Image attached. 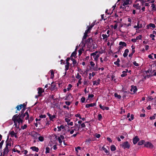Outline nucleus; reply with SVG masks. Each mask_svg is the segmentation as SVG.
<instances>
[{
	"label": "nucleus",
	"instance_id": "obj_1",
	"mask_svg": "<svg viewBox=\"0 0 156 156\" xmlns=\"http://www.w3.org/2000/svg\"><path fill=\"white\" fill-rule=\"evenodd\" d=\"M23 108V109L18 115L17 114L15 115L12 118V120L13 121L14 125H15L16 126L17 125V122L19 124V125L20 123H22L24 122L23 119L25 117L24 112L26 110V108Z\"/></svg>",
	"mask_w": 156,
	"mask_h": 156
},
{
	"label": "nucleus",
	"instance_id": "obj_2",
	"mask_svg": "<svg viewBox=\"0 0 156 156\" xmlns=\"http://www.w3.org/2000/svg\"><path fill=\"white\" fill-rule=\"evenodd\" d=\"M121 146H122V147L124 149H129L130 147V145L129 142L127 141L123 143L121 145Z\"/></svg>",
	"mask_w": 156,
	"mask_h": 156
},
{
	"label": "nucleus",
	"instance_id": "obj_3",
	"mask_svg": "<svg viewBox=\"0 0 156 156\" xmlns=\"http://www.w3.org/2000/svg\"><path fill=\"white\" fill-rule=\"evenodd\" d=\"M123 2L122 4L123 6L131 5L132 3V0H123Z\"/></svg>",
	"mask_w": 156,
	"mask_h": 156
},
{
	"label": "nucleus",
	"instance_id": "obj_4",
	"mask_svg": "<svg viewBox=\"0 0 156 156\" xmlns=\"http://www.w3.org/2000/svg\"><path fill=\"white\" fill-rule=\"evenodd\" d=\"M144 146L147 148H152L154 146L152 144L149 142H147L144 144Z\"/></svg>",
	"mask_w": 156,
	"mask_h": 156
},
{
	"label": "nucleus",
	"instance_id": "obj_5",
	"mask_svg": "<svg viewBox=\"0 0 156 156\" xmlns=\"http://www.w3.org/2000/svg\"><path fill=\"white\" fill-rule=\"evenodd\" d=\"M40 135L38 133L33 131L31 134V136L34 137L35 139H37L38 138V136H40Z\"/></svg>",
	"mask_w": 156,
	"mask_h": 156
},
{
	"label": "nucleus",
	"instance_id": "obj_6",
	"mask_svg": "<svg viewBox=\"0 0 156 156\" xmlns=\"http://www.w3.org/2000/svg\"><path fill=\"white\" fill-rule=\"evenodd\" d=\"M120 9H122L123 10L125 11H129L130 10V9L129 6L127 5L125 6H123L122 5L120 7Z\"/></svg>",
	"mask_w": 156,
	"mask_h": 156
},
{
	"label": "nucleus",
	"instance_id": "obj_7",
	"mask_svg": "<svg viewBox=\"0 0 156 156\" xmlns=\"http://www.w3.org/2000/svg\"><path fill=\"white\" fill-rule=\"evenodd\" d=\"M140 140V139L137 136L134 137L133 139V143L134 144H136Z\"/></svg>",
	"mask_w": 156,
	"mask_h": 156
},
{
	"label": "nucleus",
	"instance_id": "obj_8",
	"mask_svg": "<svg viewBox=\"0 0 156 156\" xmlns=\"http://www.w3.org/2000/svg\"><path fill=\"white\" fill-rule=\"evenodd\" d=\"M37 90H38V96H41L42 93L44 92V89H42V88L41 87H39L37 88Z\"/></svg>",
	"mask_w": 156,
	"mask_h": 156
},
{
	"label": "nucleus",
	"instance_id": "obj_9",
	"mask_svg": "<svg viewBox=\"0 0 156 156\" xmlns=\"http://www.w3.org/2000/svg\"><path fill=\"white\" fill-rule=\"evenodd\" d=\"M99 106L101 109L103 110H104L105 109L107 110H108L109 109V108L108 107H105L104 106H102L101 104H99Z\"/></svg>",
	"mask_w": 156,
	"mask_h": 156
},
{
	"label": "nucleus",
	"instance_id": "obj_10",
	"mask_svg": "<svg viewBox=\"0 0 156 156\" xmlns=\"http://www.w3.org/2000/svg\"><path fill=\"white\" fill-rule=\"evenodd\" d=\"M96 103H91L90 104H87L86 105L85 107L87 108H89L90 107H93L95 106H96Z\"/></svg>",
	"mask_w": 156,
	"mask_h": 156
},
{
	"label": "nucleus",
	"instance_id": "obj_11",
	"mask_svg": "<svg viewBox=\"0 0 156 156\" xmlns=\"http://www.w3.org/2000/svg\"><path fill=\"white\" fill-rule=\"evenodd\" d=\"M101 81V79H98L97 81L95 80L93 81V85H98L100 83V82Z\"/></svg>",
	"mask_w": 156,
	"mask_h": 156
},
{
	"label": "nucleus",
	"instance_id": "obj_12",
	"mask_svg": "<svg viewBox=\"0 0 156 156\" xmlns=\"http://www.w3.org/2000/svg\"><path fill=\"white\" fill-rule=\"evenodd\" d=\"M22 106V105H21V104H20L19 105H18L16 107V112H15L16 113H17L18 112H17L18 111H20V109H22L23 108Z\"/></svg>",
	"mask_w": 156,
	"mask_h": 156
},
{
	"label": "nucleus",
	"instance_id": "obj_13",
	"mask_svg": "<svg viewBox=\"0 0 156 156\" xmlns=\"http://www.w3.org/2000/svg\"><path fill=\"white\" fill-rule=\"evenodd\" d=\"M129 52V50L128 49H126L125 50L123 54V56L124 58L127 56Z\"/></svg>",
	"mask_w": 156,
	"mask_h": 156
},
{
	"label": "nucleus",
	"instance_id": "obj_14",
	"mask_svg": "<svg viewBox=\"0 0 156 156\" xmlns=\"http://www.w3.org/2000/svg\"><path fill=\"white\" fill-rule=\"evenodd\" d=\"M33 151H35L36 152H38L39 151V148L37 147H36L35 146L32 147L30 148Z\"/></svg>",
	"mask_w": 156,
	"mask_h": 156
},
{
	"label": "nucleus",
	"instance_id": "obj_15",
	"mask_svg": "<svg viewBox=\"0 0 156 156\" xmlns=\"http://www.w3.org/2000/svg\"><path fill=\"white\" fill-rule=\"evenodd\" d=\"M147 28H149V27H152L154 28L155 27V26L154 24L150 23L149 24L147 25Z\"/></svg>",
	"mask_w": 156,
	"mask_h": 156
},
{
	"label": "nucleus",
	"instance_id": "obj_16",
	"mask_svg": "<svg viewBox=\"0 0 156 156\" xmlns=\"http://www.w3.org/2000/svg\"><path fill=\"white\" fill-rule=\"evenodd\" d=\"M9 138V136H8L7 137V139L5 142L6 143V145H7V146H8V147L9 146V147H11V141H9L8 142H7L8 141Z\"/></svg>",
	"mask_w": 156,
	"mask_h": 156
},
{
	"label": "nucleus",
	"instance_id": "obj_17",
	"mask_svg": "<svg viewBox=\"0 0 156 156\" xmlns=\"http://www.w3.org/2000/svg\"><path fill=\"white\" fill-rule=\"evenodd\" d=\"M77 46H76V48L75 50V51H73L72 54L71 55V57H75L76 55V50L77 49Z\"/></svg>",
	"mask_w": 156,
	"mask_h": 156
},
{
	"label": "nucleus",
	"instance_id": "obj_18",
	"mask_svg": "<svg viewBox=\"0 0 156 156\" xmlns=\"http://www.w3.org/2000/svg\"><path fill=\"white\" fill-rule=\"evenodd\" d=\"M120 59L119 58H118L117 59V60L114 62V64L115 65H117L118 67H119L120 66V64H119V62H120Z\"/></svg>",
	"mask_w": 156,
	"mask_h": 156
},
{
	"label": "nucleus",
	"instance_id": "obj_19",
	"mask_svg": "<svg viewBox=\"0 0 156 156\" xmlns=\"http://www.w3.org/2000/svg\"><path fill=\"white\" fill-rule=\"evenodd\" d=\"M145 143V141L144 140H141L140 141H139L138 143V145H141L144 144Z\"/></svg>",
	"mask_w": 156,
	"mask_h": 156
},
{
	"label": "nucleus",
	"instance_id": "obj_20",
	"mask_svg": "<svg viewBox=\"0 0 156 156\" xmlns=\"http://www.w3.org/2000/svg\"><path fill=\"white\" fill-rule=\"evenodd\" d=\"M116 147L114 145H112L111 146V150L112 151H114L116 150Z\"/></svg>",
	"mask_w": 156,
	"mask_h": 156
},
{
	"label": "nucleus",
	"instance_id": "obj_21",
	"mask_svg": "<svg viewBox=\"0 0 156 156\" xmlns=\"http://www.w3.org/2000/svg\"><path fill=\"white\" fill-rule=\"evenodd\" d=\"M119 45H122V46L123 47V46L126 47V43L124 42L120 41L119 43Z\"/></svg>",
	"mask_w": 156,
	"mask_h": 156
},
{
	"label": "nucleus",
	"instance_id": "obj_22",
	"mask_svg": "<svg viewBox=\"0 0 156 156\" xmlns=\"http://www.w3.org/2000/svg\"><path fill=\"white\" fill-rule=\"evenodd\" d=\"M102 37H103V40H105V39H106V40H107L108 37L109 36V35H107L106 34H103L102 35Z\"/></svg>",
	"mask_w": 156,
	"mask_h": 156
},
{
	"label": "nucleus",
	"instance_id": "obj_23",
	"mask_svg": "<svg viewBox=\"0 0 156 156\" xmlns=\"http://www.w3.org/2000/svg\"><path fill=\"white\" fill-rule=\"evenodd\" d=\"M130 93L129 91H124L123 93V97H126L127 96V94Z\"/></svg>",
	"mask_w": 156,
	"mask_h": 156
},
{
	"label": "nucleus",
	"instance_id": "obj_24",
	"mask_svg": "<svg viewBox=\"0 0 156 156\" xmlns=\"http://www.w3.org/2000/svg\"><path fill=\"white\" fill-rule=\"evenodd\" d=\"M84 51V49L82 48H80L78 52H79V55L80 56L81 55L82 51Z\"/></svg>",
	"mask_w": 156,
	"mask_h": 156
},
{
	"label": "nucleus",
	"instance_id": "obj_25",
	"mask_svg": "<svg viewBox=\"0 0 156 156\" xmlns=\"http://www.w3.org/2000/svg\"><path fill=\"white\" fill-rule=\"evenodd\" d=\"M152 76V75H147L146 76H145L143 78V79L144 80H146L147 78H149V77Z\"/></svg>",
	"mask_w": 156,
	"mask_h": 156
},
{
	"label": "nucleus",
	"instance_id": "obj_26",
	"mask_svg": "<svg viewBox=\"0 0 156 156\" xmlns=\"http://www.w3.org/2000/svg\"><path fill=\"white\" fill-rule=\"evenodd\" d=\"M57 128L58 129V131H60L61 130V128H62V129H63L64 128V127L63 125H61L60 126H58L57 127Z\"/></svg>",
	"mask_w": 156,
	"mask_h": 156
},
{
	"label": "nucleus",
	"instance_id": "obj_27",
	"mask_svg": "<svg viewBox=\"0 0 156 156\" xmlns=\"http://www.w3.org/2000/svg\"><path fill=\"white\" fill-rule=\"evenodd\" d=\"M56 87V85L55 84H51V90H54Z\"/></svg>",
	"mask_w": 156,
	"mask_h": 156
},
{
	"label": "nucleus",
	"instance_id": "obj_28",
	"mask_svg": "<svg viewBox=\"0 0 156 156\" xmlns=\"http://www.w3.org/2000/svg\"><path fill=\"white\" fill-rule=\"evenodd\" d=\"M114 96L116 98H117L119 99H120L121 98V96L120 95H118L117 93L114 94Z\"/></svg>",
	"mask_w": 156,
	"mask_h": 156
},
{
	"label": "nucleus",
	"instance_id": "obj_29",
	"mask_svg": "<svg viewBox=\"0 0 156 156\" xmlns=\"http://www.w3.org/2000/svg\"><path fill=\"white\" fill-rule=\"evenodd\" d=\"M56 117V115H53L51 116V117H49V119L51 121H53V119L54 118H55Z\"/></svg>",
	"mask_w": 156,
	"mask_h": 156
},
{
	"label": "nucleus",
	"instance_id": "obj_30",
	"mask_svg": "<svg viewBox=\"0 0 156 156\" xmlns=\"http://www.w3.org/2000/svg\"><path fill=\"white\" fill-rule=\"evenodd\" d=\"M151 7H152L153 10L156 11V5H155L154 4H152Z\"/></svg>",
	"mask_w": 156,
	"mask_h": 156
},
{
	"label": "nucleus",
	"instance_id": "obj_31",
	"mask_svg": "<svg viewBox=\"0 0 156 156\" xmlns=\"http://www.w3.org/2000/svg\"><path fill=\"white\" fill-rule=\"evenodd\" d=\"M4 151L3 152V155L7 154L9 151V150L4 149Z\"/></svg>",
	"mask_w": 156,
	"mask_h": 156
},
{
	"label": "nucleus",
	"instance_id": "obj_32",
	"mask_svg": "<svg viewBox=\"0 0 156 156\" xmlns=\"http://www.w3.org/2000/svg\"><path fill=\"white\" fill-rule=\"evenodd\" d=\"M10 135V136L11 137H13L14 136V134H15V132H14V131H10L9 133Z\"/></svg>",
	"mask_w": 156,
	"mask_h": 156
},
{
	"label": "nucleus",
	"instance_id": "obj_33",
	"mask_svg": "<svg viewBox=\"0 0 156 156\" xmlns=\"http://www.w3.org/2000/svg\"><path fill=\"white\" fill-rule=\"evenodd\" d=\"M38 139L41 142L43 141L44 140V138L42 136H40L38 137Z\"/></svg>",
	"mask_w": 156,
	"mask_h": 156
},
{
	"label": "nucleus",
	"instance_id": "obj_34",
	"mask_svg": "<svg viewBox=\"0 0 156 156\" xmlns=\"http://www.w3.org/2000/svg\"><path fill=\"white\" fill-rule=\"evenodd\" d=\"M137 88L136 86H134L133 85V91L134 93H135L136 91H137Z\"/></svg>",
	"mask_w": 156,
	"mask_h": 156
},
{
	"label": "nucleus",
	"instance_id": "obj_35",
	"mask_svg": "<svg viewBox=\"0 0 156 156\" xmlns=\"http://www.w3.org/2000/svg\"><path fill=\"white\" fill-rule=\"evenodd\" d=\"M98 119L100 121L102 119V116L101 114H99L98 115Z\"/></svg>",
	"mask_w": 156,
	"mask_h": 156
},
{
	"label": "nucleus",
	"instance_id": "obj_36",
	"mask_svg": "<svg viewBox=\"0 0 156 156\" xmlns=\"http://www.w3.org/2000/svg\"><path fill=\"white\" fill-rule=\"evenodd\" d=\"M150 37L152 38V40L154 41L155 40V39L154 37H155V35L154 34H151L150 35Z\"/></svg>",
	"mask_w": 156,
	"mask_h": 156
},
{
	"label": "nucleus",
	"instance_id": "obj_37",
	"mask_svg": "<svg viewBox=\"0 0 156 156\" xmlns=\"http://www.w3.org/2000/svg\"><path fill=\"white\" fill-rule=\"evenodd\" d=\"M51 73V77L53 78L54 76V72L53 70H51L50 71Z\"/></svg>",
	"mask_w": 156,
	"mask_h": 156
},
{
	"label": "nucleus",
	"instance_id": "obj_38",
	"mask_svg": "<svg viewBox=\"0 0 156 156\" xmlns=\"http://www.w3.org/2000/svg\"><path fill=\"white\" fill-rule=\"evenodd\" d=\"M49 150H50V148L48 147H47L46 148V151H45V153L47 154L49 153Z\"/></svg>",
	"mask_w": 156,
	"mask_h": 156
},
{
	"label": "nucleus",
	"instance_id": "obj_39",
	"mask_svg": "<svg viewBox=\"0 0 156 156\" xmlns=\"http://www.w3.org/2000/svg\"><path fill=\"white\" fill-rule=\"evenodd\" d=\"M87 36V34H85L84 33V35L83 37L82 41H84V39H86Z\"/></svg>",
	"mask_w": 156,
	"mask_h": 156
},
{
	"label": "nucleus",
	"instance_id": "obj_40",
	"mask_svg": "<svg viewBox=\"0 0 156 156\" xmlns=\"http://www.w3.org/2000/svg\"><path fill=\"white\" fill-rule=\"evenodd\" d=\"M145 73L146 74L149 73H152V70L150 69H149L147 70L146 71Z\"/></svg>",
	"mask_w": 156,
	"mask_h": 156
},
{
	"label": "nucleus",
	"instance_id": "obj_41",
	"mask_svg": "<svg viewBox=\"0 0 156 156\" xmlns=\"http://www.w3.org/2000/svg\"><path fill=\"white\" fill-rule=\"evenodd\" d=\"M81 78H80L79 80H78V82L77 83V87H78L79 86V84H80L81 83Z\"/></svg>",
	"mask_w": 156,
	"mask_h": 156
},
{
	"label": "nucleus",
	"instance_id": "obj_42",
	"mask_svg": "<svg viewBox=\"0 0 156 156\" xmlns=\"http://www.w3.org/2000/svg\"><path fill=\"white\" fill-rule=\"evenodd\" d=\"M142 37V36L141 35H140L139 36H137L136 37V40H138L139 39V40H141V38Z\"/></svg>",
	"mask_w": 156,
	"mask_h": 156
},
{
	"label": "nucleus",
	"instance_id": "obj_43",
	"mask_svg": "<svg viewBox=\"0 0 156 156\" xmlns=\"http://www.w3.org/2000/svg\"><path fill=\"white\" fill-rule=\"evenodd\" d=\"M92 40V39L91 38H89L87 40L85 41L86 43H90V41Z\"/></svg>",
	"mask_w": 156,
	"mask_h": 156
},
{
	"label": "nucleus",
	"instance_id": "obj_44",
	"mask_svg": "<svg viewBox=\"0 0 156 156\" xmlns=\"http://www.w3.org/2000/svg\"><path fill=\"white\" fill-rule=\"evenodd\" d=\"M72 87V85L71 84H69L68 85V87L67 88V90L68 91H69L71 89V88Z\"/></svg>",
	"mask_w": 156,
	"mask_h": 156
},
{
	"label": "nucleus",
	"instance_id": "obj_45",
	"mask_svg": "<svg viewBox=\"0 0 156 156\" xmlns=\"http://www.w3.org/2000/svg\"><path fill=\"white\" fill-rule=\"evenodd\" d=\"M147 98L148 99V101H149L152 100L154 99V98L150 96H148Z\"/></svg>",
	"mask_w": 156,
	"mask_h": 156
},
{
	"label": "nucleus",
	"instance_id": "obj_46",
	"mask_svg": "<svg viewBox=\"0 0 156 156\" xmlns=\"http://www.w3.org/2000/svg\"><path fill=\"white\" fill-rule=\"evenodd\" d=\"M98 53V51H95V52L92 53L90 54L91 56H95Z\"/></svg>",
	"mask_w": 156,
	"mask_h": 156
},
{
	"label": "nucleus",
	"instance_id": "obj_47",
	"mask_svg": "<svg viewBox=\"0 0 156 156\" xmlns=\"http://www.w3.org/2000/svg\"><path fill=\"white\" fill-rule=\"evenodd\" d=\"M4 140H2V141L0 143V149H1L2 147V146L4 143Z\"/></svg>",
	"mask_w": 156,
	"mask_h": 156
},
{
	"label": "nucleus",
	"instance_id": "obj_48",
	"mask_svg": "<svg viewBox=\"0 0 156 156\" xmlns=\"http://www.w3.org/2000/svg\"><path fill=\"white\" fill-rule=\"evenodd\" d=\"M156 115V114H154V115L153 116H151L150 117V120H152V119H155V115Z\"/></svg>",
	"mask_w": 156,
	"mask_h": 156
},
{
	"label": "nucleus",
	"instance_id": "obj_49",
	"mask_svg": "<svg viewBox=\"0 0 156 156\" xmlns=\"http://www.w3.org/2000/svg\"><path fill=\"white\" fill-rule=\"evenodd\" d=\"M75 116L76 117H79L80 119H81V116L80 114L78 113L76 114Z\"/></svg>",
	"mask_w": 156,
	"mask_h": 156
},
{
	"label": "nucleus",
	"instance_id": "obj_50",
	"mask_svg": "<svg viewBox=\"0 0 156 156\" xmlns=\"http://www.w3.org/2000/svg\"><path fill=\"white\" fill-rule=\"evenodd\" d=\"M94 97V95L93 94H89L88 96V98L90 99V98H93Z\"/></svg>",
	"mask_w": 156,
	"mask_h": 156
},
{
	"label": "nucleus",
	"instance_id": "obj_51",
	"mask_svg": "<svg viewBox=\"0 0 156 156\" xmlns=\"http://www.w3.org/2000/svg\"><path fill=\"white\" fill-rule=\"evenodd\" d=\"M39 117L41 118H45L46 117L45 115H40Z\"/></svg>",
	"mask_w": 156,
	"mask_h": 156
},
{
	"label": "nucleus",
	"instance_id": "obj_52",
	"mask_svg": "<svg viewBox=\"0 0 156 156\" xmlns=\"http://www.w3.org/2000/svg\"><path fill=\"white\" fill-rule=\"evenodd\" d=\"M34 120V118L32 116H31L30 118V119H28V122L29 123H30V122H32L33 120Z\"/></svg>",
	"mask_w": 156,
	"mask_h": 156
},
{
	"label": "nucleus",
	"instance_id": "obj_53",
	"mask_svg": "<svg viewBox=\"0 0 156 156\" xmlns=\"http://www.w3.org/2000/svg\"><path fill=\"white\" fill-rule=\"evenodd\" d=\"M85 100V98L84 97H83L81 99V101L82 103H83L84 102Z\"/></svg>",
	"mask_w": 156,
	"mask_h": 156
},
{
	"label": "nucleus",
	"instance_id": "obj_54",
	"mask_svg": "<svg viewBox=\"0 0 156 156\" xmlns=\"http://www.w3.org/2000/svg\"><path fill=\"white\" fill-rule=\"evenodd\" d=\"M133 64L134 66H139V64L138 63H136V61L133 62Z\"/></svg>",
	"mask_w": 156,
	"mask_h": 156
},
{
	"label": "nucleus",
	"instance_id": "obj_55",
	"mask_svg": "<svg viewBox=\"0 0 156 156\" xmlns=\"http://www.w3.org/2000/svg\"><path fill=\"white\" fill-rule=\"evenodd\" d=\"M65 71H67L69 69V66H68V65H66L65 66Z\"/></svg>",
	"mask_w": 156,
	"mask_h": 156
},
{
	"label": "nucleus",
	"instance_id": "obj_56",
	"mask_svg": "<svg viewBox=\"0 0 156 156\" xmlns=\"http://www.w3.org/2000/svg\"><path fill=\"white\" fill-rule=\"evenodd\" d=\"M81 76L79 74V73H77V75L76 76V78L77 79H79L80 78Z\"/></svg>",
	"mask_w": 156,
	"mask_h": 156
},
{
	"label": "nucleus",
	"instance_id": "obj_57",
	"mask_svg": "<svg viewBox=\"0 0 156 156\" xmlns=\"http://www.w3.org/2000/svg\"><path fill=\"white\" fill-rule=\"evenodd\" d=\"M95 136L97 138H99L101 136V135L100 134L96 133L95 135Z\"/></svg>",
	"mask_w": 156,
	"mask_h": 156
},
{
	"label": "nucleus",
	"instance_id": "obj_58",
	"mask_svg": "<svg viewBox=\"0 0 156 156\" xmlns=\"http://www.w3.org/2000/svg\"><path fill=\"white\" fill-rule=\"evenodd\" d=\"M27 125L24 124L23 126H21V128L23 129H24L27 128Z\"/></svg>",
	"mask_w": 156,
	"mask_h": 156
},
{
	"label": "nucleus",
	"instance_id": "obj_59",
	"mask_svg": "<svg viewBox=\"0 0 156 156\" xmlns=\"http://www.w3.org/2000/svg\"><path fill=\"white\" fill-rule=\"evenodd\" d=\"M105 152L108 155L109 154V151L105 148L104 150Z\"/></svg>",
	"mask_w": 156,
	"mask_h": 156
},
{
	"label": "nucleus",
	"instance_id": "obj_60",
	"mask_svg": "<svg viewBox=\"0 0 156 156\" xmlns=\"http://www.w3.org/2000/svg\"><path fill=\"white\" fill-rule=\"evenodd\" d=\"M58 140L59 143L61 144L62 141L61 139L60 138V137H58Z\"/></svg>",
	"mask_w": 156,
	"mask_h": 156
},
{
	"label": "nucleus",
	"instance_id": "obj_61",
	"mask_svg": "<svg viewBox=\"0 0 156 156\" xmlns=\"http://www.w3.org/2000/svg\"><path fill=\"white\" fill-rule=\"evenodd\" d=\"M24 114L25 115V116L26 115L27 116H29V114L28 113V110H27L25 113H24Z\"/></svg>",
	"mask_w": 156,
	"mask_h": 156
},
{
	"label": "nucleus",
	"instance_id": "obj_62",
	"mask_svg": "<svg viewBox=\"0 0 156 156\" xmlns=\"http://www.w3.org/2000/svg\"><path fill=\"white\" fill-rule=\"evenodd\" d=\"M115 77V76L113 75H112L111 77L112 80H113L115 82L116 79H114Z\"/></svg>",
	"mask_w": 156,
	"mask_h": 156
},
{
	"label": "nucleus",
	"instance_id": "obj_63",
	"mask_svg": "<svg viewBox=\"0 0 156 156\" xmlns=\"http://www.w3.org/2000/svg\"><path fill=\"white\" fill-rule=\"evenodd\" d=\"M90 65L92 67H93L95 65V64L92 61H91L90 62Z\"/></svg>",
	"mask_w": 156,
	"mask_h": 156
},
{
	"label": "nucleus",
	"instance_id": "obj_64",
	"mask_svg": "<svg viewBox=\"0 0 156 156\" xmlns=\"http://www.w3.org/2000/svg\"><path fill=\"white\" fill-rule=\"evenodd\" d=\"M100 55L99 54H97L96 55L95 57L94 58V60H96L98 59V58L99 57Z\"/></svg>",
	"mask_w": 156,
	"mask_h": 156
}]
</instances>
